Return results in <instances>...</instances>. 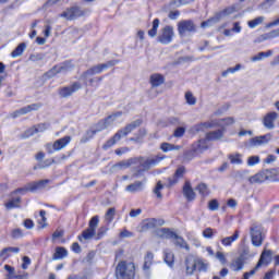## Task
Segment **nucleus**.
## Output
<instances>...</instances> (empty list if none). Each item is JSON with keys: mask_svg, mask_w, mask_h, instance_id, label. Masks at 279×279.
<instances>
[{"mask_svg": "<svg viewBox=\"0 0 279 279\" xmlns=\"http://www.w3.org/2000/svg\"><path fill=\"white\" fill-rule=\"evenodd\" d=\"M213 122H202V123H198V124H195L193 128H192V131L193 132H206V130H210V128H213Z\"/></svg>", "mask_w": 279, "mask_h": 279, "instance_id": "nucleus-32", "label": "nucleus"}, {"mask_svg": "<svg viewBox=\"0 0 279 279\" xmlns=\"http://www.w3.org/2000/svg\"><path fill=\"white\" fill-rule=\"evenodd\" d=\"M182 194L185 197L186 202H195L197 194H195L193 185H191V181H185L182 189Z\"/></svg>", "mask_w": 279, "mask_h": 279, "instance_id": "nucleus-17", "label": "nucleus"}, {"mask_svg": "<svg viewBox=\"0 0 279 279\" xmlns=\"http://www.w3.org/2000/svg\"><path fill=\"white\" fill-rule=\"evenodd\" d=\"M53 162H56V160L46 159V160L41 161L40 163H38V169H47V167H51V165H53Z\"/></svg>", "mask_w": 279, "mask_h": 279, "instance_id": "nucleus-56", "label": "nucleus"}, {"mask_svg": "<svg viewBox=\"0 0 279 279\" xmlns=\"http://www.w3.org/2000/svg\"><path fill=\"white\" fill-rule=\"evenodd\" d=\"M51 124L45 122V123H39L28 130L25 131L24 136L25 138H29V136H34V134H38L40 132H47L49 130Z\"/></svg>", "mask_w": 279, "mask_h": 279, "instance_id": "nucleus-15", "label": "nucleus"}, {"mask_svg": "<svg viewBox=\"0 0 279 279\" xmlns=\"http://www.w3.org/2000/svg\"><path fill=\"white\" fill-rule=\"evenodd\" d=\"M58 74H60V71L58 70V65H54L52 66V69L45 73V77H47V80H51L52 77H56Z\"/></svg>", "mask_w": 279, "mask_h": 279, "instance_id": "nucleus-48", "label": "nucleus"}, {"mask_svg": "<svg viewBox=\"0 0 279 279\" xmlns=\"http://www.w3.org/2000/svg\"><path fill=\"white\" fill-rule=\"evenodd\" d=\"M162 189H165V185H162V182L158 181L156 187L154 189V193L158 199H162V193H160Z\"/></svg>", "mask_w": 279, "mask_h": 279, "instance_id": "nucleus-54", "label": "nucleus"}, {"mask_svg": "<svg viewBox=\"0 0 279 279\" xmlns=\"http://www.w3.org/2000/svg\"><path fill=\"white\" fill-rule=\"evenodd\" d=\"M150 84L153 88H158V86H162V84H165V76L158 73L150 75Z\"/></svg>", "mask_w": 279, "mask_h": 279, "instance_id": "nucleus-27", "label": "nucleus"}, {"mask_svg": "<svg viewBox=\"0 0 279 279\" xmlns=\"http://www.w3.org/2000/svg\"><path fill=\"white\" fill-rule=\"evenodd\" d=\"M208 208L210 210H219V202L217 199H211L209 203H208Z\"/></svg>", "mask_w": 279, "mask_h": 279, "instance_id": "nucleus-59", "label": "nucleus"}, {"mask_svg": "<svg viewBox=\"0 0 279 279\" xmlns=\"http://www.w3.org/2000/svg\"><path fill=\"white\" fill-rule=\"evenodd\" d=\"M185 265H186L187 276H192L193 271H195V269H197V264H195V262L191 263V259H189V258L185 259Z\"/></svg>", "mask_w": 279, "mask_h": 279, "instance_id": "nucleus-45", "label": "nucleus"}, {"mask_svg": "<svg viewBox=\"0 0 279 279\" xmlns=\"http://www.w3.org/2000/svg\"><path fill=\"white\" fill-rule=\"evenodd\" d=\"M97 226H99V216H94L89 220L88 228L97 232Z\"/></svg>", "mask_w": 279, "mask_h": 279, "instance_id": "nucleus-50", "label": "nucleus"}, {"mask_svg": "<svg viewBox=\"0 0 279 279\" xmlns=\"http://www.w3.org/2000/svg\"><path fill=\"white\" fill-rule=\"evenodd\" d=\"M272 138H274V135L271 133L255 136L248 141V146L250 147H263L265 145H269V143H271Z\"/></svg>", "mask_w": 279, "mask_h": 279, "instance_id": "nucleus-8", "label": "nucleus"}, {"mask_svg": "<svg viewBox=\"0 0 279 279\" xmlns=\"http://www.w3.org/2000/svg\"><path fill=\"white\" fill-rule=\"evenodd\" d=\"M96 232L97 231L88 227L86 230L82 232V235H78V241H82V239H84L85 241H90V239L95 236Z\"/></svg>", "mask_w": 279, "mask_h": 279, "instance_id": "nucleus-36", "label": "nucleus"}, {"mask_svg": "<svg viewBox=\"0 0 279 279\" xmlns=\"http://www.w3.org/2000/svg\"><path fill=\"white\" fill-rule=\"evenodd\" d=\"M278 0H265L258 5V10H263L264 12H269V9L274 3H276Z\"/></svg>", "mask_w": 279, "mask_h": 279, "instance_id": "nucleus-43", "label": "nucleus"}, {"mask_svg": "<svg viewBox=\"0 0 279 279\" xmlns=\"http://www.w3.org/2000/svg\"><path fill=\"white\" fill-rule=\"evenodd\" d=\"M165 221L158 220L156 218L144 219L138 227V232H147L148 230H154L156 226H162Z\"/></svg>", "mask_w": 279, "mask_h": 279, "instance_id": "nucleus-10", "label": "nucleus"}, {"mask_svg": "<svg viewBox=\"0 0 279 279\" xmlns=\"http://www.w3.org/2000/svg\"><path fill=\"white\" fill-rule=\"evenodd\" d=\"M208 141L207 137L199 140L196 144L193 145V151L196 154H202V151H206L208 149Z\"/></svg>", "mask_w": 279, "mask_h": 279, "instance_id": "nucleus-24", "label": "nucleus"}, {"mask_svg": "<svg viewBox=\"0 0 279 279\" xmlns=\"http://www.w3.org/2000/svg\"><path fill=\"white\" fill-rule=\"evenodd\" d=\"M177 234L178 233L171 231L169 228H161L157 230V236H159V239H174Z\"/></svg>", "mask_w": 279, "mask_h": 279, "instance_id": "nucleus-26", "label": "nucleus"}, {"mask_svg": "<svg viewBox=\"0 0 279 279\" xmlns=\"http://www.w3.org/2000/svg\"><path fill=\"white\" fill-rule=\"evenodd\" d=\"M163 260L168 265V267H173L175 263V255H173V252L166 250L163 252Z\"/></svg>", "mask_w": 279, "mask_h": 279, "instance_id": "nucleus-33", "label": "nucleus"}, {"mask_svg": "<svg viewBox=\"0 0 279 279\" xmlns=\"http://www.w3.org/2000/svg\"><path fill=\"white\" fill-rule=\"evenodd\" d=\"M270 56H274V51L268 50L266 52H259L256 56L252 57V62H258L263 60L264 58H269Z\"/></svg>", "mask_w": 279, "mask_h": 279, "instance_id": "nucleus-42", "label": "nucleus"}, {"mask_svg": "<svg viewBox=\"0 0 279 279\" xmlns=\"http://www.w3.org/2000/svg\"><path fill=\"white\" fill-rule=\"evenodd\" d=\"M84 13L82 10H80L78 7H72L60 14L61 19H66V21H74V19H77L82 16Z\"/></svg>", "mask_w": 279, "mask_h": 279, "instance_id": "nucleus-14", "label": "nucleus"}, {"mask_svg": "<svg viewBox=\"0 0 279 279\" xmlns=\"http://www.w3.org/2000/svg\"><path fill=\"white\" fill-rule=\"evenodd\" d=\"M151 265H154V253L147 252L144 256V265H143V271L146 278H149L151 276Z\"/></svg>", "mask_w": 279, "mask_h": 279, "instance_id": "nucleus-18", "label": "nucleus"}, {"mask_svg": "<svg viewBox=\"0 0 279 279\" xmlns=\"http://www.w3.org/2000/svg\"><path fill=\"white\" fill-rule=\"evenodd\" d=\"M258 162H260V157L259 156H251L247 159L248 167H254L255 165H258Z\"/></svg>", "mask_w": 279, "mask_h": 279, "instance_id": "nucleus-57", "label": "nucleus"}, {"mask_svg": "<svg viewBox=\"0 0 279 279\" xmlns=\"http://www.w3.org/2000/svg\"><path fill=\"white\" fill-rule=\"evenodd\" d=\"M168 123L170 125H180L181 124L180 118L171 117L168 119Z\"/></svg>", "mask_w": 279, "mask_h": 279, "instance_id": "nucleus-63", "label": "nucleus"}, {"mask_svg": "<svg viewBox=\"0 0 279 279\" xmlns=\"http://www.w3.org/2000/svg\"><path fill=\"white\" fill-rule=\"evenodd\" d=\"M236 71H241V64H236L234 68H228L222 72V77L230 75V73H236Z\"/></svg>", "mask_w": 279, "mask_h": 279, "instance_id": "nucleus-55", "label": "nucleus"}, {"mask_svg": "<svg viewBox=\"0 0 279 279\" xmlns=\"http://www.w3.org/2000/svg\"><path fill=\"white\" fill-rule=\"evenodd\" d=\"M184 134H186V129L184 126H178L174 130L173 136H174V138H182V136H184Z\"/></svg>", "mask_w": 279, "mask_h": 279, "instance_id": "nucleus-53", "label": "nucleus"}, {"mask_svg": "<svg viewBox=\"0 0 279 279\" xmlns=\"http://www.w3.org/2000/svg\"><path fill=\"white\" fill-rule=\"evenodd\" d=\"M272 254L274 253L271 252V250H264V252L260 255V258H259L258 263H262V266L264 264L269 265V263H271Z\"/></svg>", "mask_w": 279, "mask_h": 279, "instance_id": "nucleus-34", "label": "nucleus"}, {"mask_svg": "<svg viewBox=\"0 0 279 279\" xmlns=\"http://www.w3.org/2000/svg\"><path fill=\"white\" fill-rule=\"evenodd\" d=\"M21 197L12 198L8 203H5V208L8 210H12V208H20L21 207Z\"/></svg>", "mask_w": 279, "mask_h": 279, "instance_id": "nucleus-41", "label": "nucleus"}, {"mask_svg": "<svg viewBox=\"0 0 279 279\" xmlns=\"http://www.w3.org/2000/svg\"><path fill=\"white\" fill-rule=\"evenodd\" d=\"M24 228H26V230H32V228H34V220L32 219L24 220Z\"/></svg>", "mask_w": 279, "mask_h": 279, "instance_id": "nucleus-64", "label": "nucleus"}, {"mask_svg": "<svg viewBox=\"0 0 279 279\" xmlns=\"http://www.w3.org/2000/svg\"><path fill=\"white\" fill-rule=\"evenodd\" d=\"M263 21H265V17L258 16L252 21H248L247 25L251 27V29H254L255 27H258V25L263 24Z\"/></svg>", "mask_w": 279, "mask_h": 279, "instance_id": "nucleus-47", "label": "nucleus"}, {"mask_svg": "<svg viewBox=\"0 0 279 279\" xmlns=\"http://www.w3.org/2000/svg\"><path fill=\"white\" fill-rule=\"evenodd\" d=\"M216 258L219 260V263H221V265H226V263H228L226 255L221 252L216 253Z\"/></svg>", "mask_w": 279, "mask_h": 279, "instance_id": "nucleus-60", "label": "nucleus"}, {"mask_svg": "<svg viewBox=\"0 0 279 279\" xmlns=\"http://www.w3.org/2000/svg\"><path fill=\"white\" fill-rule=\"evenodd\" d=\"M214 235H215V231H213V228H206L203 231L204 239H213Z\"/></svg>", "mask_w": 279, "mask_h": 279, "instance_id": "nucleus-58", "label": "nucleus"}, {"mask_svg": "<svg viewBox=\"0 0 279 279\" xmlns=\"http://www.w3.org/2000/svg\"><path fill=\"white\" fill-rule=\"evenodd\" d=\"M229 160L231 165H243V159H241V155H229Z\"/></svg>", "mask_w": 279, "mask_h": 279, "instance_id": "nucleus-51", "label": "nucleus"}, {"mask_svg": "<svg viewBox=\"0 0 279 279\" xmlns=\"http://www.w3.org/2000/svg\"><path fill=\"white\" fill-rule=\"evenodd\" d=\"M125 191H128L129 193H138V191H143V182L135 181L134 183L128 185L125 187Z\"/></svg>", "mask_w": 279, "mask_h": 279, "instance_id": "nucleus-37", "label": "nucleus"}, {"mask_svg": "<svg viewBox=\"0 0 279 279\" xmlns=\"http://www.w3.org/2000/svg\"><path fill=\"white\" fill-rule=\"evenodd\" d=\"M173 26H165L161 31L160 34L157 37L158 43L161 45H170V43H173Z\"/></svg>", "mask_w": 279, "mask_h": 279, "instance_id": "nucleus-7", "label": "nucleus"}, {"mask_svg": "<svg viewBox=\"0 0 279 279\" xmlns=\"http://www.w3.org/2000/svg\"><path fill=\"white\" fill-rule=\"evenodd\" d=\"M69 256V251L63 246H57L56 251L52 255V260H62V258H66Z\"/></svg>", "mask_w": 279, "mask_h": 279, "instance_id": "nucleus-25", "label": "nucleus"}, {"mask_svg": "<svg viewBox=\"0 0 279 279\" xmlns=\"http://www.w3.org/2000/svg\"><path fill=\"white\" fill-rule=\"evenodd\" d=\"M228 14H230V12H228V9H225L223 11L217 13L214 17H210L209 20L202 22L201 27L203 29H206V27H213L215 23H219L221 19H223V16H228Z\"/></svg>", "mask_w": 279, "mask_h": 279, "instance_id": "nucleus-13", "label": "nucleus"}, {"mask_svg": "<svg viewBox=\"0 0 279 279\" xmlns=\"http://www.w3.org/2000/svg\"><path fill=\"white\" fill-rule=\"evenodd\" d=\"M276 119H278L276 111L268 112L263 119L264 128H266V130H274V128H276Z\"/></svg>", "mask_w": 279, "mask_h": 279, "instance_id": "nucleus-16", "label": "nucleus"}, {"mask_svg": "<svg viewBox=\"0 0 279 279\" xmlns=\"http://www.w3.org/2000/svg\"><path fill=\"white\" fill-rule=\"evenodd\" d=\"M252 243L255 247H260L263 245V232L257 227L251 228Z\"/></svg>", "mask_w": 279, "mask_h": 279, "instance_id": "nucleus-19", "label": "nucleus"}, {"mask_svg": "<svg viewBox=\"0 0 279 279\" xmlns=\"http://www.w3.org/2000/svg\"><path fill=\"white\" fill-rule=\"evenodd\" d=\"M173 244L177 247H180L181 250H186V252H190V250H191V247L189 246V243L185 242L184 238H182L178 234H177V236H174Z\"/></svg>", "mask_w": 279, "mask_h": 279, "instance_id": "nucleus-31", "label": "nucleus"}, {"mask_svg": "<svg viewBox=\"0 0 279 279\" xmlns=\"http://www.w3.org/2000/svg\"><path fill=\"white\" fill-rule=\"evenodd\" d=\"M71 143V136L66 135L64 137H61L53 143V150L54 151H61V149H64L66 145Z\"/></svg>", "mask_w": 279, "mask_h": 279, "instance_id": "nucleus-22", "label": "nucleus"}, {"mask_svg": "<svg viewBox=\"0 0 279 279\" xmlns=\"http://www.w3.org/2000/svg\"><path fill=\"white\" fill-rule=\"evenodd\" d=\"M119 117H123V112L122 111H117L116 113H112L111 116L107 117L106 119L100 120L94 129V132L99 133V132H104V130H108V128H110V125H112V123H114V121H117V119H119Z\"/></svg>", "mask_w": 279, "mask_h": 279, "instance_id": "nucleus-4", "label": "nucleus"}, {"mask_svg": "<svg viewBox=\"0 0 279 279\" xmlns=\"http://www.w3.org/2000/svg\"><path fill=\"white\" fill-rule=\"evenodd\" d=\"M158 27H160V20L155 19L153 21L151 29L148 31V36H150V38H156V35L158 34Z\"/></svg>", "mask_w": 279, "mask_h": 279, "instance_id": "nucleus-39", "label": "nucleus"}, {"mask_svg": "<svg viewBox=\"0 0 279 279\" xmlns=\"http://www.w3.org/2000/svg\"><path fill=\"white\" fill-rule=\"evenodd\" d=\"M43 108V104H32L27 105L26 107H23L19 110H15L11 113L12 119H19V117H23V114H29V112H34L36 110H40Z\"/></svg>", "mask_w": 279, "mask_h": 279, "instance_id": "nucleus-9", "label": "nucleus"}, {"mask_svg": "<svg viewBox=\"0 0 279 279\" xmlns=\"http://www.w3.org/2000/svg\"><path fill=\"white\" fill-rule=\"evenodd\" d=\"M238 239H239V231L236 230L234 231L233 235L223 238L221 240V244L225 247H230V245H232V243H234V241H236Z\"/></svg>", "mask_w": 279, "mask_h": 279, "instance_id": "nucleus-35", "label": "nucleus"}, {"mask_svg": "<svg viewBox=\"0 0 279 279\" xmlns=\"http://www.w3.org/2000/svg\"><path fill=\"white\" fill-rule=\"evenodd\" d=\"M160 149L163 154H167L169 151H179V149H182V146L163 142L160 144Z\"/></svg>", "mask_w": 279, "mask_h": 279, "instance_id": "nucleus-28", "label": "nucleus"}, {"mask_svg": "<svg viewBox=\"0 0 279 279\" xmlns=\"http://www.w3.org/2000/svg\"><path fill=\"white\" fill-rule=\"evenodd\" d=\"M27 49V45L25 43H21L12 52L11 56L13 58H19L23 56V52Z\"/></svg>", "mask_w": 279, "mask_h": 279, "instance_id": "nucleus-38", "label": "nucleus"}, {"mask_svg": "<svg viewBox=\"0 0 279 279\" xmlns=\"http://www.w3.org/2000/svg\"><path fill=\"white\" fill-rule=\"evenodd\" d=\"M50 180L44 179L39 181H34L28 183L25 187H20L15 190V193H27L29 191L31 193H36V191H41V189H45L47 184H49Z\"/></svg>", "mask_w": 279, "mask_h": 279, "instance_id": "nucleus-5", "label": "nucleus"}, {"mask_svg": "<svg viewBox=\"0 0 279 279\" xmlns=\"http://www.w3.org/2000/svg\"><path fill=\"white\" fill-rule=\"evenodd\" d=\"M195 265H196V269H198V271H206L208 269V265L202 260H198L197 263H195Z\"/></svg>", "mask_w": 279, "mask_h": 279, "instance_id": "nucleus-61", "label": "nucleus"}, {"mask_svg": "<svg viewBox=\"0 0 279 279\" xmlns=\"http://www.w3.org/2000/svg\"><path fill=\"white\" fill-rule=\"evenodd\" d=\"M59 73H69L70 71H73L75 69V64H73V61H64L61 64H57Z\"/></svg>", "mask_w": 279, "mask_h": 279, "instance_id": "nucleus-29", "label": "nucleus"}, {"mask_svg": "<svg viewBox=\"0 0 279 279\" xmlns=\"http://www.w3.org/2000/svg\"><path fill=\"white\" fill-rule=\"evenodd\" d=\"M185 99L189 106H195V104H197V99L195 98V96H193V93L191 92L185 93Z\"/></svg>", "mask_w": 279, "mask_h": 279, "instance_id": "nucleus-52", "label": "nucleus"}, {"mask_svg": "<svg viewBox=\"0 0 279 279\" xmlns=\"http://www.w3.org/2000/svg\"><path fill=\"white\" fill-rule=\"evenodd\" d=\"M31 62H40L45 60V53L43 52H36L29 56Z\"/></svg>", "mask_w": 279, "mask_h": 279, "instance_id": "nucleus-49", "label": "nucleus"}, {"mask_svg": "<svg viewBox=\"0 0 279 279\" xmlns=\"http://www.w3.org/2000/svg\"><path fill=\"white\" fill-rule=\"evenodd\" d=\"M245 266V253L240 254L239 257H236L230 265V268L233 271H241L243 267Z\"/></svg>", "mask_w": 279, "mask_h": 279, "instance_id": "nucleus-21", "label": "nucleus"}, {"mask_svg": "<svg viewBox=\"0 0 279 279\" xmlns=\"http://www.w3.org/2000/svg\"><path fill=\"white\" fill-rule=\"evenodd\" d=\"M179 36H186V34H195L197 26L193 20H182L178 23Z\"/></svg>", "mask_w": 279, "mask_h": 279, "instance_id": "nucleus-6", "label": "nucleus"}, {"mask_svg": "<svg viewBox=\"0 0 279 279\" xmlns=\"http://www.w3.org/2000/svg\"><path fill=\"white\" fill-rule=\"evenodd\" d=\"M226 134V129H218L206 133L207 141H221Z\"/></svg>", "mask_w": 279, "mask_h": 279, "instance_id": "nucleus-23", "label": "nucleus"}, {"mask_svg": "<svg viewBox=\"0 0 279 279\" xmlns=\"http://www.w3.org/2000/svg\"><path fill=\"white\" fill-rule=\"evenodd\" d=\"M95 134H97V131H95V130L86 131V133L81 138V143H88V141H90V138H94Z\"/></svg>", "mask_w": 279, "mask_h": 279, "instance_id": "nucleus-46", "label": "nucleus"}, {"mask_svg": "<svg viewBox=\"0 0 279 279\" xmlns=\"http://www.w3.org/2000/svg\"><path fill=\"white\" fill-rule=\"evenodd\" d=\"M143 121L142 120H135L131 122L130 124H126L125 128L119 130L111 138H109L104 145L102 149L105 151H108L110 147H114L123 136H128V134H131V132H134L136 128H141Z\"/></svg>", "mask_w": 279, "mask_h": 279, "instance_id": "nucleus-2", "label": "nucleus"}, {"mask_svg": "<svg viewBox=\"0 0 279 279\" xmlns=\"http://www.w3.org/2000/svg\"><path fill=\"white\" fill-rule=\"evenodd\" d=\"M185 173H186V168L184 166H180L179 168H177L173 177L167 179L168 184H166V186L168 189H171V186H175V184H178V182H180V180L184 178Z\"/></svg>", "mask_w": 279, "mask_h": 279, "instance_id": "nucleus-11", "label": "nucleus"}, {"mask_svg": "<svg viewBox=\"0 0 279 279\" xmlns=\"http://www.w3.org/2000/svg\"><path fill=\"white\" fill-rule=\"evenodd\" d=\"M250 184H263L265 182V174L256 173L255 175L248 178Z\"/></svg>", "mask_w": 279, "mask_h": 279, "instance_id": "nucleus-40", "label": "nucleus"}, {"mask_svg": "<svg viewBox=\"0 0 279 279\" xmlns=\"http://www.w3.org/2000/svg\"><path fill=\"white\" fill-rule=\"evenodd\" d=\"M178 16H180L179 10L170 11L168 14V17L170 19V21H175L178 19Z\"/></svg>", "mask_w": 279, "mask_h": 279, "instance_id": "nucleus-62", "label": "nucleus"}, {"mask_svg": "<svg viewBox=\"0 0 279 279\" xmlns=\"http://www.w3.org/2000/svg\"><path fill=\"white\" fill-rule=\"evenodd\" d=\"M196 191L198 192V194L201 195V197L203 199H206V197H208V195H210V187H208V184H206V183H199L196 186Z\"/></svg>", "mask_w": 279, "mask_h": 279, "instance_id": "nucleus-30", "label": "nucleus"}, {"mask_svg": "<svg viewBox=\"0 0 279 279\" xmlns=\"http://www.w3.org/2000/svg\"><path fill=\"white\" fill-rule=\"evenodd\" d=\"M106 65L98 64V65H94L93 68L88 69L87 71H85L81 77L82 80H86V77H89L90 75H97L99 73H104Z\"/></svg>", "mask_w": 279, "mask_h": 279, "instance_id": "nucleus-20", "label": "nucleus"}, {"mask_svg": "<svg viewBox=\"0 0 279 279\" xmlns=\"http://www.w3.org/2000/svg\"><path fill=\"white\" fill-rule=\"evenodd\" d=\"M165 160V156H156L153 158L145 157H133L126 160L119 161L118 163L113 165L112 169L121 171L123 169H130L132 165H140L142 171H149L151 167H156V165L162 162Z\"/></svg>", "mask_w": 279, "mask_h": 279, "instance_id": "nucleus-1", "label": "nucleus"}, {"mask_svg": "<svg viewBox=\"0 0 279 279\" xmlns=\"http://www.w3.org/2000/svg\"><path fill=\"white\" fill-rule=\"evenodd\" d=\"M81 88H82V84L80 82H74L72 85L61 87L59 89V95L60 97H63L64 99H66V97H71L73 93H77V90H80Z\"/></svg>", "mask_w": 279, "mask_h": 279, "instance_id": "nucleus-12", "label": "nucleus"}, {"mask_svg": "<svg viewBox=\"0 0 279 279\" xmlns=\"http://www.w3.org/2000/svg\"><path fill=\"white\" fill-rule=\"evenodd\" d=\"M136 277V266L132 262H119L116 267L117 279H134Z\"/></svg>", "mask_w": 279, "mask_h": 279, "instance_id": "nucleus-3", "label": "nucleus"}, {"mask_svg": "<svg viewBox=\"0 0 279 279\" xmlns=\"http://www.w3.org/2000/svg\"><path fill=\"white\" fill-rule=\"evenodd\" d=\"M114 215H117V209L114 207L109 208L105 214V221H107V223L114 221Z\"/></svg>", "mask_w": 279, "mask_h": 279, "instance_id": "nucleus-44", "label": "nucleus"}]
</instances>
